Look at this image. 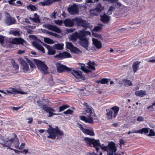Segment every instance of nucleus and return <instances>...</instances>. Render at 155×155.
I'll return each instance as SVG.
<instances>
[{"label": "nucleus", "mask_w": 155, "mask_h": 155, "mask_svg": "<svg viewBox=\"0 0 155 155\" xmlns=\"http://www.w3.org/2000/svg\"><path fill=\"white\" fill-rule=\"evenodd\" d=\"M47 131L49 134L47 137L53 140L56 139V138L57 139L60 140L64 135L63 131L61 130L58 126H56L54 128L50 127Z\"/></svg>", "instance_id": "nucleus-1"}, {"label": "nucleus", "mask_w": 155, "mask_h": 155, "mask_svg": "<svg viewBox=\"0 0 155 155\" xmlns=\"http://www.w3.org/2000/svg\"><path fill=\"white\" fill-rule=\"evenodd\" d=\"M64 23L66 27H72L74 22H76L78 26H81L86 29L88 28L90 24L87 22L85 20H64Z\"/></svg>", "instance_id": "nucleus-2"}, {"label": "nucleus", "mask_w": 155, "mask_h": 155, "mask_svg": "<svg viewBox=\"0 0 155 155\" xmlns=\"http://www.w3.org/2000/svg\"><path fill=\"white\" fill-rule=\"evenodd\" d=\"M84 140L85 141L87 145L95 148L97 152H98L99 149V148L97 147H99L101 148L102 147H103V144L101 145L99 140H95L94 138H90L86 137L84 138Z\"/></svg>", "instance_id": "nucleus-3"}, {"label": "nucleus", "mask_w": 155, "mask_h": 155, "mask_svg": "<svg viewBox=\"0 0 155 155\" xmlns=\"http://www.w3.org/2000/svg\"><path fill=\"white\" fill-rule=\"evenodd\" d=\"M83 34L80 38L79 43L81 46L84 48L86 50L88 48L89 42L88 39L86 37L87 35H91L90 32L88 31H84Z\"/></svg>", "instance_id": "nucleus-4"}, {"label": "nucleus", "mask_w": 155, "mask_h": 155, "mask_svg": "<svg viewBox=\"0 0 155 155\" xmlns=\"http://www.w3.org/2000/svg\"><path fill=\"white\" fill-rule=\"evenodd\" d=\"M101 149L104 151H106L108 155H114V153L117 150L115 143L112 141L109 143L107 146L102 147Z\"/></svg>", "instance_id": "nucleus-5"}, {"label": "nucleus", "mask_w": 155, "mask_h": 155, "mask_svg": "<svg viewBox=\"0 0 155 155\" xmlns=\"http://www.w3.org/2000/svg\"><path fill=\"white\" fill-rule=\"evenodd\" d=\"M119 108L117 106H114L112 107L110 109H106L107 112L106 114L107 118L108 120L111 119L113 117H116L118 112L119 111Z\"/></svg>", "instance_id": "nucleus-6"}, {"label": "nucleus", "mask_w": 155, "mask_h": 155, "mask_svg": "<svg viewBox=\"0 0 155 155\" xmlns=\"http://www.w3.org/2000/svg\"><path fill=\"white\" fill-rule=\"evenodd\" d=\"M34 63L37 65L38 68L41 71L45 74H48V68L46 64L42 61L36 59H34Z\"/></svg>", "instance_id": "nucleus-7"}, {"label": "nucleus", "mask_w": 155, "mask_h": 155, "mask_svg": "<svg viewBox=\"0 0 155 155\" xmlns=\"http://www.w3.org/2000/svg\"><path fill=\"white\" fill-rule=\"evenodd\" d=\"M56 67L57 71L59 73L64 72L70 73L72 71V68L68 67L62 64L61 63H57Z\"/></svg>", "instance_id": "nucleus-8"}, {"label": "nucleus", "mask_w": 155, "mask_h": 155, "mask_svg": "<svg viewBox=\"0 0 155 155\" xmlns=\"http://www.w3.org/2000/svg\"><path fill=\"white\" fill-rule=\"evenodd\" d=\"M67 10L70 14L75 15L78 13L79 9L78 6L75 4H74L69 5L67 8Z\"/></svg>", "instance_id": "nucleus-9"}, {"label": "nucleus", "mask_w": 155, "mask_h": 155, "mask_svg": "<svg viewBox=\"0 0 155 155\" xmlns=\"http://www.w3.org/2000/svg\"><path fill=\"white\" fill-rule=\"evenodd\" d=\"M71 72L76 78L79 79V80L81 81L85 80V76L82 75V72L81 71L72 70V71Z\"/></svg>", "instance_id": "nucleus-10"}, {"label": "nucleus", "mask_w": 155, "mask_h": 155, "mask_svg": "<svg viewBox=\"0 0 155 155\" xmlns=\"http://www.w3.org/2000/svg\"><path fill=\"white\" fill-rule=\"evenodd\" d=\"M84 31L80 30L79 31V32H78L76 31L74 33H73L69 37V39L73 41H76L77 39L78 38L79 40L80 39V37L83 34V32Z\"/></svg>", "instance_id": "nucleus-11"}, {"label": "nucleus", "mask_w": 155, "mask_h": 155, "mask_svg": "<svg viewBox=\"0 0 155 155\" xmlns=\"http://www.w3.org/2000/svg\"><path fill=\"white\" fill-rule=\"evenodd\" d=\"M71 54L67 51H64L58 54H56L54 56L55 58H58L59 59H63L64 58L71 57Z\"/></svg>", "instance_id": "nucleus-12"}, {"label": "nucleus", "mask_w": 155, "mask_h": 155, "mask_svg": "<svg viewBox=\"0 0 155 155\" xmlns=\"http://www.w3.org/2000/svg\"><path fill=\"white\" fill-rule=\"evenodd\" d=\"M18 60L22 66L23 70L25 72L28 71L29 69V67L27 63L22 58H18Z\"/></svg>", "instance_id": "nucleus-13"}, {"label": "nucleus", "mask_w": 155, "mask_h": 155, "mask_svg": "<svg viewBox=\"0 0 155 155\" xmlns=\"http://www.w3.org/2000/svg\"><path fill=\"white\" fill-rule=\"evenodd\" d=\"M43 100H45V99H43V101L39 100L37 101V103L38 106L39 107H41L42 106L44 107H45V108L48 109V112L49 110L53 113L55 112V110L54 109L53 107L48 106L47 104H43Z\"/></svg>", "instance_id": "nucleus-14"}, {"label": "nucleus", "mask_w": 155, "mask_h": 155, "mask_svg": "<svg viewBox=\"0 0 155 155\" xmlns=\"http://www.w3.org/2000/svg\"><path fill=\"white\" fill-rule=\"evenodd\" d=\"M83 105L84 107V109L85 112L88 113L89 115H91L92 114V107L89 106L88 104L86 102H84L83 104ZM85 111H83L82 114H85Z\"/></svg>", "instance_id": "nucleus-15"}, {"label": "nucleus", "mask_w": 155, "mask_h": 155, "mask_svg": "<svg viewBox=\"0 0 155 155\" xmlns=\"http://www.w3.org/2000/svg\"><path fill=\"white\" fill-rule=\"evenodd\" d=\"M43 45L48 50V54L49 55L54 54L56 52L52 47L46 44L43 43Z\"/></svg>", "instance_id": "nucleus-16"}, {"label": "nucleus", "mask_w": 155, "mask_h": 155, "mask_svg": "<svg viewBox=\"0 0 155 155\" xmlns=\"http://www.w3.org/2000/svg\"><path fill=\"white\" fill-rule=\"evenodd\" d=\"M24 41V40L21 38H14L12 41L10 42V43L13 44L18 45V44H23Z\"/></svg>", "instance_id": "nucleus-17"}, {"label": "nucleus", "mask_w": 155, "mask_h": 155, "mask_svg": "<svg viewBox=\"0 0 155 155\" xmlns=\"http://www.w3.org/2000/svg\"><path fill=\"white\" fill-rule=\"evenodd\" d=\"M32 44L38 50L42 51L43 53L45 52V49L43 47L36 41H33Z\"/></svg>", "instance_id": "nucleus-18"}, {"label": "nucleus", "mask_w": 155, "mask_h": 155, "mask_svg": "<svg viewBox=\"0 0 155 155\" xmlns=\"http://www.w3.org/2000/svg\"><path fill=\"white\" fill-rule=\"evenodd\" d=\"M13 135H14V138H12L8 140L9 141L11 142L12 143H13L15 145V148H16V145L18 144V146L19 145L20 143L18 139L17 138V136L15 134H13Z\"/></svg>", "instance_id": "nucleus-19"}, {"label": "nucleus", "mask_w": 155, "mask_h": 155, "mask_svg": "<svg viewBox=\"0 0 155 155\" xmlns=\"http://www.w3.org/2000/svg\"><path fill=\"white\" fill-rule=\"evenodd\" d=\"M102 27L99 26H97L95 27L92 30V33L93 35L95 37L100 38L101 37V35L100 34L97 35L96 33H94V31H98L101 30Z\"/></svg>", "instance_id": "nucleus-20"}, {"label": "nucleus", "mask_w": 155, "mask_h": 155, "mask_svg": "<svg viewBox=\"0 0 155 155\" xmlns=\"http://www.w3.org/2000/svg\"><path fill=\"white\" fill-rule=\"evenodd\" d=\"M83 132L84 134L90 136H94L95 134L94 132V130L93 128L90 129H85Z\"/></svg>", "instance_id": "nucleus-21"}, {"label": "nucleus", "mask_w": 155, "mask_h": 155, "mask_svg": "<svg viewBox=\"0 0 155 155\" xmlns=\"http://www.w3.org/2000/svg\"><path fill=\"white\" fill-rule=\"evenodd\" d=\"M6 92H7L8 93H7L5 92H4V93H3L5 94H10V93L12 94V93H17V94H24L23 92L21 91H19L18 90H17L16 88H12V89L10 91L7 90V91H6Z\"/></svg>", "instance_id": "nucleus-22"}, {"label": "nucleus", "mask_w": 155, "mask_h": 155, "mask_svg": "<svg viewBox=\"0 0 155 155\" xmlns=\"http://www.w3.org/2000/svg\"><path fill=\"white\" fill-rule=\"evenodd\" d=\"M140 63V61H136L134 62L132 65V68L134 73L136 72L138 69L139 65Z\"/></svg>", "instance_id": "nucleus-23"}, {"label": "nucleus", "mask_w": 155, "mask_h": 155, "mask_svg": "<svg viewBox=\"0 0 155 155\" xmlns=\"http://www.w3.org/2000/svg\"><path fill=\"white\" fill-rule=\"evenodd\" d=\"M92 41L93 44L98 49H99L102 47V44L101 42L97 39L93 38Z\"/></svg>", "instance_id": "nucleus-24"}, {"label": "nucleus", "mask_w": 155, "mask_h": 155, "mask_svg": "<svg viewBox=\"0 0 155 155\" xmlns=\"http://www.w3.org/2000/svg\"><path fill=\"white\" fill-rule=\"evenodd\" d=\"M146 91H142L140 90L138 91H136L135 92V94L137 97H143L146 95Z\"/></svg>", "instance_id": "nucleus-25"}, {"label": "nucleus", "mask_w": 155, "mask_h": 155, "mask_svg": "<svg viewBox=\"0 0 155 155\" xmlns=\"http://www.w3.org/2000/svg\"><path fill=\"white\" fill-rule=\"evenodd\" d=\"M150 129L149 128L144 127L142 128L141 129L137 130V131L136 132L137 133H140L141 134L144 133V134H146L148 133L149 131V130Z\"/></svg>", "instance_id": "nucleus-26"}, {"label": "nucleus", "mask_w": 155, "mask_h": 155, "mask_svg": "<svg viewBox=\"0 0 155 155\" xmlns=\"http://www.w3.org/2000/svg\"><path fill=\"white\" fill-rule=\"evenodd\" d=\"M41 108H42V109L45 111L46 112L49 113L48 117H51L53 116L54 115H62L61 114H56L50 111V110L49 111V112L48 111V109L45 108V107H44L42 106L41 107H40Z\"/></svg>", "instance_id": "nucleus-27"}, {"label": "nucleus", "mask_w": 155, "mask_h": 155, "mask_svg": "<svg viewBox=\"0 0 155 155\" xmlns=\"http://www.w3.org/2000/svg\"><path fill=\"white\" fill-rule=\"evenodd\" d=\"M95 64L94 61L92 62L91 60H89L88 62L87 63V64L88 65L87 68H88L91 69L93 70H95V68L94 66Z\"/></svg>", "instance_id": "nucleus-28"}, {"label": "nucleus", "mask_w": 155, "mask_h": 155, "mask_svg": "<svg viewBox=\"0 0 155 155\" xmlns=\"http://www.w3.org/2000/svg\"><path fill=\"white\" fill-rule=\"evenodd\" d=\"M122 82L125 87L131 86L133 85L132 82L129 80L124 79L122 80Z\"/></svg>", "instance_id": "nucleus-29"}, {"label": "nucleus", "mask_w": 155, "mask_h": 155, "mask_svg": "<svg viewBox=\"0 0 155 155\" xmlns=\"http://www.w3.org/2000/svg\"><path fill=\"white\" fill-rule=\"evenodd\" d=\"M110 79H107V78H103L100 80H97L96 81V82L98 84L101 83L102 84H107L109 82V81H110Z\"/></svg>", "instance_id": "nucleus-30"}, {"label": "nucleus", "mask_w": 155, "mask_h": 155, "mask_svg": "<svg viewBox=\"0 0 155 155\" xmlns=\"http://www.w3.org/2000/svg\"><path fill=\"white\" fill-rule=\"evenodd\" d=\"M71 51L75 54H81L82 52L78 48L75 47H74L73 49Z\"/></svg>", "instance_id": "nucleus-31"}, {"label": "nucleus", "mask_w": 155, "mask_h": 155, "mask_svg": "<svg viewBox=\"0 0 155 155\" xmlns=\"http://www.w3.org/2000/svg\"><path fill=\"white\" fill-rule=\"evenodd\" d=\"M53 2L51 0H48L44 2H40V5H41L43 6H44L45 5H48L53 3Z\"/></svg>", "instance_id": "nucleus-32"}, {"label": "nucleus", "mask_w": 155, "mask_h": 155, "mask_svg": "<svg viewBox=\"0 0 155 155\" xmlns=\"http://www.w3.org/2000/svg\"><path fill=\"white\" fill-rule=\"evenodd\" d=\"M91 116V115H89L87 117L85 122L90 124H93L94 123L93 118Z\"/></svg>", "instance_id": "nucleus-33"}, {"label": "nucleus", "mask_w": 155, "mask_h": 155, "mask_svg": "<svg viewBox=\"0 0 155 155\" xmlns=\"http://www.w3.org/2000/svg\"><path fill=\"white\" fill-rule=\"evenodd\" d=\"M11 63L12 64L13 67L15 70L18 69L19 68L18 65L15 62L13 59L11 60Z\"/></svg>", "instance_id": "nucleus-34"}, {"label": "nucleus", "mask_w": 155, "mask_h": 155, "mask_svg": "<svg viewBox=\"0 0 155 155\" xmlns=\"http://www.w3.org/2000/svg\"><path fill=\"white\" fill-rule=\"evenodd\" d=\"M97 11L101 12L104 9V7L102 6L101 4H98L97 5L95 8H94Z\"/></svg>", "instance_id": "nucleus-35"}, {"label": "nucleus", "mask_w": 155, "mask_h": 155, "mask_svg": "<svg viewBox=\"0 0 155 155\" xmlns=\"http://www.w3.org/2000/svg\"><path fill=\"white\" fill-rule=\"evenodd\" d=\"M5 23L7 25H10L16 23V20H6Z\"/></svg>", "instance_id": "nucleus-36"}, {"label": "nucleus", "mask_w": 155, "mask_h": 155, "mask_svg": "<svg viewBox=\"0 0 155 155\" xmlns=\"http://www.w3.org/2000/svg\"><path fill=\"white\" fill-rule=\"evenodd\" d=\"M27 8L28 9L31 10L32 11H35L37 9V8L35 6L31 4L27 6Z\"/></svg>", "instance_id": "nucleus-37"}, {"label": "nucleus", "mask_w": 155, "mask_h": 155, "mask_svg": "<svg viewBox=\"0 0 155 155\" xmlns=\"http://www.w3.org/2000/svg\"><path fill=\"white\" fill-rule=\"evenodd\" d=\"M54 48L56 49L61 50L63 49V45H61V44L58 43L55 44L54 46Z\"/></svg>", "instance_id": "nucleus-38"}, {"label": "nucleus", "mask_w": 155, "mask_h": 155, "mask_svg": "<svg viewBox=\"0 0 155 155\" xmlns=\"http://www.w3.org/2000/svg\"><path fill=\"white\" fill-rule=\"evenodd\" d=\"M69 107L70 106L67 105H63L59 107V112L62 111L67 108H69Z\"/></svg>", "instance_id": "nucleus-39"}, {"label": "nucleus", "mask_w": 155, "mask_h": 155, "mask_svg": "<svg viewBox=\"0 0 155 155\" xmlns=\"http://www.w3.org/2000/svg\"><path fill=\"white\" fill-rule=\"evenodd\" d=\"M66 46L67 48L69 49L71 51L74 47L71 42H67L66 43Z\"/></svg>", "instance_id": "nucleus-40"}, {"label": "nucleus", "mask_w": 155, "mask_h": 155, "mask_svg": "<svg viewBox=\"0 0 155 155\" xmlns=\"http://www.w3.org/2000/svg\"><path fill=\"white\" fill-rule=\"evenodd\" d=\"M98 12L95 9L90 10V14L91 16H97L98 15Z\"/></svg>", "instance_id": "nucleus-41"}, {"label": "nucleus", "mask_w": 155, "mask_h": 155, "mask_svg": "<svg viewBox=\"0 0 155 155\" xmlns=\"http://www.w3.org/2000/svg\"><path fill=\"white\" fill-rule=\"evenodd\" d=\"M100 16L101 18L100 19H109L110 18V17L105 13L100 15Z\"/></svg>", "instance_id": "nucleus-42"}, {"label": "nucleus", "mask_w": 155, "mask_h": 155, "mask_svg": "<svg viewBox=\"0 0 155 155\" xmlns=\"http://www.w3.org/2000/svg\"><path fill=\"white\" fill-rule=\"evenodd\" d=\"M44 41L48 44H51L54 43L53 41L48 38H45L44 39Z\"/></svg>", "instance_id": "nucleus-43"}, {"label": "nucleus", "mask_w": 155, "mask_h": 155, "mask_svg": "<svg viewBox=\"0 0 155 155\" xmlns=\"http://www.w3.org/2000/svg\"><path fill=\"white\" fill-rule=\"evenodd\" d=\"M26 61L29 64L31 68H33L35 66V65L33 62L31 61L29 59L26 58Z\"/></svg>", "instance_id": "nucleus-44"}, {"label": "nucleus", "mask_w": 155, "mask_h": 155, "mask_svg": "<svg viewBox=\"0 0 155 155\" xmlns=\"http://www.w3.org/2000/svg\"><path fill=\"white\" fill-rule=\"evenodd\" d=\"M25 144L24 143H22L21 144L20 146H18V144L16 145V148L19 150H22L25 147Z\"/></svg>", "instance_id": "nucleus-45"}, {"label": "nucleus", "mask_w": 155, "mask_h": 155, "mask_svg": "<svg viewBox=\"0 0 155 155\" xmlns=\"http://www.w3.org/2000/svg\"><path fill=\"white\" fill-rule=\"evenodd\" d=\"M73 110L70 109H68L66 111H64L63 112V113L65 114H69L70 115H71L73 114Z\"/></svg>", "instance_id": "nucleus-46"}, {"label": "nucleus", "mask_w": 155, "mask_h": 155, "mask_svg": "<svg viewBox=\"0 0 155 155\" xmlns=\"http://www.w3.org/2000/svg\"><path fill=\"white\" fill-rule=\"evenodd\" d=\"M58 14L57 12H56L55 11L54 12L51 14L50 15V16L51 18L55 19L56 18V16H58Z\"/></svg>", "instance_id": "nucleus-47"}, {"label": "nucleus", "mask_w": 155, "mask_h": 155, "mask_svg": "<svg viewBox=\"0 0 155 155\" xmlns=\"http://www.w3.org/2000/svg\"><path fill=\"white\" fill-rule=\"evenodd\" d=\"M134 27H128L127 28H121L119 29V31L120 32H122L123 33L124 31H126V30H127V31H129L130 29H132Z\"/></svg>", "instance_id": "nucleus-48"}, {"label": "nucleus", "mask_w": 155, "mask_h": 155, "mask_svg": "<svg viewBox=\"0 0 155 155\" xmlns=\"http://www.w3.org/2000/svg\"><path fill=\"white\" fill-rule=\"evenodd\" d=\"M52 31L58 33H60L61 32V29L55 26H54Z\"/></svg>", "instance_id": "nucleus-49"}, {"label": "nucleus", "mask_w": 155, "mask_h": 155, "mask_svg": "<svg viewBox=\"0 0 155 155\" xmlns=\"http://www.w3.org/2000/svg\"><path fill=\"white\" fill-rule=\"evenodd\" d=\"M54 26L50 24H46L45 25V27L50 30H53Z\"/></svg>", "instance_id": "nucleus-50"}, {"label": "nucleus", "mask_w": 155, "mask_h": 155, "mask_svg": "<svg viewBox=\"0 0 155 155\" xmlns=\"http://www.w3.org/2000/svg\"><path fill=\"white\" fill-rule=\"evenodd\" d=\"M5 37L2 35H0V43L3 45L4 44Z\"/></svg>", "instance_id": "nucleus-51"}, {"label": "nucleus", "mask_w": 155, "mask_h": 155, "mask_svg": "<svg viewBox=\"0 0 155 155\" xmlns=\"http://www.w3.org/2000/svg\"><path fill=\"white\" fill-rule=\"evenodd\" d=\"M150 132L148 136H155V133L154 131L152 129H149V130Z\"/></svg>", "instance_id": "nucleus-52"}, {"label": "nucleus", "mask_w": 155, "mask_h": 155, "mask_svg": "<svg viewBox=\"0 0 155 155\" xmlns=\"http://www.w3.org/2000/svg\"><path fill=\"white\" fill-rule=\"evenodd\" d=\"M12 34L15 36L19 35H20L19 31H12Z\"/></svg>", "instance_id": "nucleus-53"}, {"label": "nucleus", "mask_w": 155, "mask_h": 155, "mask_svg": "<svg viewBox=\"0 0 155 155\" xmlns=\"http://www.w3.org/2000/svg\"><path fill=\"white\" fill-rule=\"evenodd\" d=\"M54 21L56 24L60 25H62L63 22L62 20H55Z\"/></svg>", "instance_id": "nucleus-54"}, {"label": "nucleus", "mask_w": 155, "mask_h": 155, "mask_svg": "<svg viewBox=\"0 0 155 155\" xmlns=\"http://www.w3.org/2000/svg\"><path fill=\"white\" fill-rule=\"evenodd\" d=\"M114 9V8L112 6H111L109 7V9L107 12V13L109 14H111L112 11Z\"/></svg>", "instance_id": "nucleus-55"}, {"label": "nucleus", "mask_w": 155, "mask_h": 155, "mask_svg": "<svg viewBox=\"0 0 155 155\" xmlns=\"http://www.w3.org/2000/svg\"><path fill=\"white\" fill-rule=\"evenodd\" d=\"M47 33L49 34V35L55 37H57L58 36V35L57 34L54 33H53L51 31H47Z\"/></svg>", "instance_id": "nucleus-56"}, {"label": "nucleus", "mask_w": 155, "mask_h": 155, "mask_svg": "<svg viewBox=\"0 0 155 155\" xmlns=\"http://www.w3.org/2000/svg\"><path fill=\"white\" fill-rule=\"evenodd\" d=\"M21 153L23 154H26L27 153H29V154H30L31 153L30 152H28V149H24L23 150L21 151Z\"/></svg>", "instance_id": "nucleus-57"}, {"label": "nucleus", "mask_w": 155, "mask_h": 155, "mask_svg": "<svg viewBox=\"0 0 155 155\" xmlns=\"http://www.w3.org/2000/svg\"><path fill=\"white\" fill-rule=\"evenodd\" d=\"M87 117H85L83 115L80 116H79V119L83 121H84L85 122Z\"/></svg>", "instance_id": "nucleus-58"}, {"label": "nucleus", "mask_w": 155, "mask_h": 155, "mask_svg": "<svg viewBox=\"0 0 155 155\" xmlns=\"http://www.w3.org/2000/svg\"><path fill=\"white\" fill-rule=\"evenodd\" d=\"M74 30V29L73 28H67L66 29V31L67 33H70L73 32Z\"/></svg>", "instance_id": "nucleus-59"}, {"label": "nucleus", "mask_w": 155, "mask_h": 155, "mask_svg": "<svg viewBox=\"0 0 155 155\" xmlns=\"http://www.w3.org/2000/svg\"><path fill=\"white\" fill-rule=\"evenodd\" d=\"M84 71V72L86 73H92V71H91V70H89L87 69L86 68H85V69L84 70V71Z\"/></svg>", "instance_id": "nucleus-60"}, {"label": "nucleus", "mask_w": 155, "mask_h": 155, "mask_svg": "<svg viewBox=\"0 0 155 155\" xmlns=\"http://www.w3.org/2000/svg\"><path fill=\"white\" fill-rule=\"evenodd\" d=\"M120 144L121 145L122 144L124 145L125 143V141L122 139H120L119 140Z\"/></svg>", "instance_id": "nucleus-61"}, {"label": "nucleus", "mask_w": 155, "mask_h": 155, "mask_svg": "<svg viewBox=\"0 0 155 155\" xmlns=\"http://www.w3.org/2000/svg\"><path fill=\"white\" fill-rule=\"evenodd\" d=\"M85 65L83 64H81V65L80 69L82 71H84L85 69L86 68L84 67Z\"/></svg>", "instance_id": "nucleus-62"}, {"label": "nucleus", "mask_w": 155, "mask_h": 155, "mask_svg": "<svg viewBox=\"0 0 155 155\" xmlns=\"http://www.w3.org/2000/svg\"><path fill=\"white\" fill-rule=\"evenodd\" d=\"M78 126L81 130L83 132L85 129L83 127L81 124H78Z\"/></svg>", "instance_id": "nucleus-63"}, {"label": "nucleus", "mask_w": 155, "mask_h": 155, "mask_svg": "<svg viewBox=\"0 0 155 155\" xmlns=\"http://www.w3.org/2000/svg\"><path fill=\"white\" fill-rule=\"evenodd\" d=\"M34 18L33 19H40L39 16L36 13L34 14Z\"/></svg>", "instance_id": "nucleus-64"}]
</instances>
